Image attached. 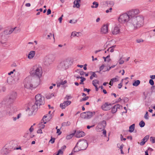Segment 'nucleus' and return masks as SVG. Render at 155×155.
Segmentation results:
<instances>
[{
  "instance_id": "nucleus-1",
  "label": "nucleus",
  "mask_w": 155,
  "mask_h": 155,
  "mask_svg": "<svg viewBox=\"0 0 155 155\" xmlns=\"http://www.w3.org/2000/svg\"><path fill=\"white\" fill-rule=\"evenodd\" d=\"M143 25L144 18L142 16L132 17L129 20V25L134 30H136L143 26Z\"/></svg>"
},
{
  "instance_id": "nucleus-2",
  "label": "nucleus",
  "mask_w": 155,
  "mask_h": 155,
  "mask_svg": "<svg viewBox=\"0 0 155 155\" xmlns=\"http://www.w3.org/2000/svg\"><path fill=\"white\" fill-rule=\"evenodd\" d=\"M72 64V62L69 58L64 60L61 61L58 66L59 70L63 71L68 69Z\"/></svg>"
},
{
  "instance_id": "nucleus-3",
  "label": "nucleus",
  "mask_w": 155,
  "mask_h": 155,
  "mask_svg": "<svg viewBox=\"0 0 155 155\" xmlns=\"http://www.w3.org/2000/svg\"><path fill=\"white\" fill-rule=\"evenodd\" d=\"M30 74L33 76H36L39 78L41 76L42 68L38 65H35L31 69Z\"/></svg>"
},
{
  "instance_id": "nucleus-4",
  "label": "nucleus",
  "mask_w": 155,
  "mask_h": 155,
  "mask_svg": "<svg viewBox=\"0 0 155 155\" xmlns=\"http://www.w3.org/2000/svg\"><path fill=\"white\" fill-rule=\"evenodd\" d=\"M17 96V94L16 92H12L10 94L8 99H4L2 101V105L7 106L12 103L16 99Z\"/></svg>"
},
{
  "instance_id": "nucleus-5",
  "label": "nucleus",
  "mask_w": 155,
  "mask_h": 155,
  "mask_svg": "<svg viewBox=\"0 0 155 155\" xmlns=\"http://www.w3.org/2000/svg\"><path fill=\"white\" fill-rule=\"evenodd\" d=\"M129 15L128 12L127 13L122 14L118 18V21L121 23L127 22L129 24V20L130 18H131V16Z\"/></svg>"
},
{
  "instance_id": "nucleus-6",
  "label": "nucleus",
  "mask_w": 155,
  "mask_h": 155,
  "mask_svg": "<svg viewBox=\"0 0 155 155\" xmlns=\"http://www.w3.org/2000/svg\"><path fill=\"white\" fill-rule=\"evenodd\" d=\"M95 113L94 111H87L82 113L80 114L81 118L85 119H89L91 118L95 115Z\"/></svg>"
},
{
  "instance_id": "nucleus-7",
  "label": "nucleus",
  "mask_w": 155,
  "mask_h": 155,
  "mask_svg": "<svg viewBox=\"0 0 155 155\" xmlns=\"http://www.w3.org/2000/svg\"><path fill=\"white\" fill-rule=\"evenodd\" d=\"M55 58L53 54H49L44 58V62L46 66H48L54 60Z\"/></svg>"
},
{
  "instance_id": "nucleus-8",
  "label": "nucleus",
  "mask_w": 155,
  "mask_h": 155,
  "mask_svg": "<svg viewBox=\"0 0 155 155\" xmlns=\"http://www.w3.org/2000/svg\"><path fill=\"white\" fill-rule=\"evenodd\" d=\"M77 144L78 146L79 149L81 150H85L88 146V143L87 140H80L77 143Z\"/></svg>"
},
{
  "instance_id": "nucleus-9",
  "label": "nucleus",
  "mask_w": 155,
  "mask_h": 155,
  "mask_svg": "<svg viewBox=\"0 0 155 155\" xmlns=\"http://www.w3.org/2000/svg\"><path fill=\"white\" fill-rule=\"evenodd\" d=\"M35 104L37 105V106H39L44 104V98L41 96V95L40 94H38L35 96Z\"/></svg>"
},
{
  "instance_id": "nucleus-10",
  "label": "nucleus",
  "mask_w": 155,
  "mask_h": 155,
  "mask_svg": "<svg viewBox=\"0 0 155 155\" xmlns=\"http://www.w3.org/2000/svg\"><path fill=\"white\" fill-rule=\"evenodd\" d=\"M32 79L31 77H27L24 81V86L27 89H31L33 86V85L31 83Z\"/></svg>"
},
{
  "instance_id": "nucleus-11",
  "label": "nucleus",
  "mask_w": 155,
  "mask_h": 155,
  "mask_svg": "<svg viewBox=\"0 0 155 155\" xmlns=\"http://www.w3.org/2000/svg\"><path fill=\"white\" fill-rule=\"evenodd\" d=\"M38 108V106L35 104H29L28 106L26 111L29 113V115L33 114L34 111Z\"/></svg>"
},
{
  "instance_id": "nucleus-12",
  "label": "nucleus",
  "mask_w": 155,
  "mask_h": 155,
  "mask_svg": "<svg viewBox=\"0 0 155 155\" xmlns=\"http://www.w3.org/2000/svg\"><path fill=\"white\" fill-rule=\"evenodd\" d=\"M129 16H130L131 18L136 17L138 14L139 13V11L138 9H132L128 12Z\"/></svg>"
},
{
  "instance_id": "nucleus-13",
  "label": "nucleus",
  "mask_w": 155,
  "mask_h": 155,
  "mask_svg": "<svg viewBox=\"0 0 155 155\" xmlns=\"http://www.w3.org/2000/svg\"><path fill=\"white\" fill-rule=\"evenodd\" d=\"M106 125V122L105 120H103L100 122L98 124L97 127V130L98 131V129L100 130L104 129Z\"/></svg>"
},
{
  "instance_id": "nucleus-14",
  "label": "nucleus",
  "mask_w": 155,
  "mask_h": 155,
  "mask_svg": "<svg viewBox=\"0 0 155 155\" xmlns=\"http://www.w3.org/2000/svg\"><path fill=\"white\" fill-rule=\"evenodd\" d=\"M111 104L106 102L101 106V108L104 110L107 111L110 110L111 108Z\"/></svg>"
},
{
  "instance_id": "nucleus-15",
  "label": "nucleus",
  "mask_w": 155,
  "mask_h": 155,
  "mask_svg": "<svg viewBox=\"0 0 155 155\" xmlns=\"http://www.w3.org/2000/svg\"><path fill=\"white\" fill-rule=\"evenodd\" d=\"M71 103V102L69 101H64L63 103L60 104V107L62 109H65L67 106H68Z\"/></svg>"
},
{
  "instance_id": "nucleus-16",
  "label": "nucleus",
  "mask_w": 155,
  "mask_h": 155,
  "mask_svg": "<svg viewBox=\"0 0 155 155\" xmlns=\"http://www.w3.org/2000/svg\"><path fill=\"white\" fill-rule=\"evenodd\" d=\"M75 136L77 138H80L84 136L85 135V133L83 131H80V130L76 131Z\"/></svg>"
},
{
  "instance_id": "nucleus-17",
  "label": "nucleus",
  "mask_w": 155,
  "mask_h": 155,
  "mask_svg": "<svg viewBox=\"0 0 155 155\" xmlns=\"http://www.w3.org/2000/svg\"><path fill=\"white\" fill-rule=\"evenodd\" d=\"M120 29L119 26H115L114 28L112 29V33L113 35H117L119 33Z\"/></svg>"
},
{
  "instance_id": "nucleus-18",
  "label": "nucleus",
  "mask_w": 155,
  "mask_h": 155,
  "mask_svg": "<svg viewBox=\"0 0 155 155\" xmlns=\"http://www.w3.org/2000/svg\"><path fill=\"white\" fill-rule=\"evenodd\" d=\"M0 43L2 44H4L6 43L5 41L7 40V38L5 35L3 34V33L2 35L0 36Z\"/></svg>"
},
{
  "instance_id": "nucleus-19",
  "label": "nucleus",
  "mask_w": 155,
  "mask_h": 155,
  "mask_svg": "<svg viewBox=\"0 0 155 155\" xmlns=\"http://www.w3.org/2000/svg\"><path fill=\"white\" fill-rule=\"evenodd\" d=\"M16 28V27H15L14 28H11L10 29L5 30L3 32V34L5 35H10L12 33Z\"/></svg>"
},
{
  "instance_id": "nucleus-20",
  "label": "nucleus",
  "mask_w": 155,
  "mask_h": 155,
  "mask_svg": "<svg viewBox=\"0 0 155 155\" xmlns=\"http://www.w3.org/2000/svg\"><path fill=\"white\" fill-rule=\"evenodd\" d=\"M149 138V136L148 135L145 136L142 140L141 142L140 143V144L141 146L143 145L148 140Z\"/></svg>"
},
{
  "instance_id": "nucleus-21",
  "label": "nucleus",
  "mask_w": 155,
  "mask_h": 155,
  "mask_svg": "<svg viewBox=\"0 0 155 155\" xmlns=\"http://www.w3.org/2000/svg\"><path fill=\"white\" fill-rule=\"evenodd\" d=\"M11 149L9 150L7 148L3 147L1 150V153L3 154H7L11 152Z\"/></svg>"
},
{
  "instance_id": "nucleus-22",
  "label": "nucleus",
  "mask_w": 155,
  "mask_h": 155,
  "mask_svg": "<svg viewBox=\"0 0 155 155\" xmlns=\"http://www.w3.org/2000/svg\"><path fill=\"white\" fill-rule=\"evenodd\" d=\"M101 32L102 33L106 34L108 32V27L106 25H104L101 28Z\"/></svg>"
},
{
  "instance_id": "nucleus-23",
  "label": "nucleus",
  "mask_w": 155,
  "mask_h": 155,
  "mask_svg": "<svg viewBox=\"0 0 155 155\" xmlns=\"http://www.w3.org/2000/svg\"><path fill=\"white\" fill-rule=\"evenodd\" d=\"M35 51H32L30 52L28 54V58L31 59L33 58L35 55Z\"/></svg>"
},
{
  "instance_id": "nucleus-24",
  "label": "nucleus",
  "mask_w": 155,
  "mask_h": 155,
  "mask_svg": "<svg viewBox=\"0 0 155 155\" xmlns=\"http://www.w3.org/2000/svg\"><path fill=\"white\" fill-rule=\"evenodd\" d=\"M80 0H75L74 2V5L73 7H76L78 8H79L80 7V5L79 4V2H80Z\"/></svg>"
},
{
  "instance_id": "nucleus-25",
  "label": "nucleus",
  "mask_w": 155,
  "mask_h": 155,
  "mask_svg": "<svg viewBox=\"0 0 155 155\" xmlns=\"http://www.w3.org/2000/svg\"><path fill=\"white\" fill-rule=\"evenodd\" d=\"M47 117H48L49 119H51L52 117L51 114H48L46 115H45L43 118V119L42 120L41 123H43L44 124H45L46 123V121H45L44 120V119L46 118Z\"/></svg>"
},
{
  "instance_id": "nucleus-26",
  "label": "nucleus",
  "mask_w": 155,
  "mask_h": 155,
  "mask_svg": "<svg viewBox=\"0 0 155 155\" xmlns=\"http://www.w3.org/2000/svg\"><path fill=\"white\" fill-rule=\"evenodd\" d=\"M80 150H81L79 149L78 146L77 144L75 147L73 149L72 151L74 153L75 152H77Z\"/></svg>"
},
{
  "instance_id": "nucleus-27",
  "label": "nucleus",
  "mask_w": 155,
  "mask_h": 155,
  "mask_svg": "<svg viewBox=\"0 0 155 155\" xmlns=\"http://www.w3.org/2000/svg\"><path fill=\"white\" fill-rule=\"evenodd\" d=\"M75 133L76 130H75L74 131V132L73 133L69 135H67L66 137V139H67V140H69L71 139L75 134Z\"/></svg>"
},
{
  "instance_id": "nucleus-28",
  "label": "nucleus",
  "mask_w": 155,
  "mask_h": 155,
  "mask_svg": "<svg viewBox=\"0 0 155 155\" xmlns=\"http://www.w3.org/2000/svg\"><path fill=\"white\" fill-rule=\"evenodd\" d=\"M71 123L69 121H67L66 122H64L61 124L62 126L65 127L70 125Z\"/></svg>"
},
{
  "instance_id": "nucleus-29",
  "label": "nucleus",
  "mask_w": 155,
  "mask_h": 155,
  "mask_svg": "<svg viewBox=\"0 0 155 155\" xmlns=\"http://www.w3.org/2000/svg\"><path fill=\"white\" fill-rule=\"evenodd\" d=\"M135 128V124H133L129 127V131L130 132H132L134 130Z\"/></svg>"
},
{
  "instance_id": "nucleus-30",
  "label": "nucleus",
  "mask_w": 155,
  "mask_h": 155,
  "mask_svg": "<svg viewBox=\"0 0 155 155\" xmlns=\"http://www.w3.org/2000/svg\"><path fill=\"white\" fill-rule=\"evenodd\" d=\"M93 5L91 6V8H96L98 7L99 5L98 3L95 2H94L93 3Z\"/></svg>"
},
{
  "instance_id": "nucleus-31",
  "label": "nucleus",
  "mask_w": 155,
  "mask_h": 155,
  "mask_svg": "<svg viewBox=\"0 0 155 155\" xmlns=\"http://www.w3.org/2000/svg\"><path fill=\"white\" fill-rule=\"evenodd\" d=\"M140 83V81L139 80H137L135 81L133 83V85L134 86L137 87V86Z\"/></svg>"
},
{
  "instance_id": "nucleus-32",
  "label": "nucleus",
  "mask_w": 155,
  "mask_h": 155,
  "mask_svg": "<svg viewBox=\"0 0 155 155\" xmlns=\"http://www.w3.org/2000/svg\"><path fill=\"white\" fill-rule=\"evenodd\" d=\"M99 83V81L97 80H94L92 81V84L94 87L97 86V84H98Z\"/></svg>"
},
{
  "instance_id": "nucleus-33",
  "label": "nucleus",
  "mask_w": 155,
  "mask_h": 155,
  "mask_svg": "<svg viewBox=\"0 0 155 155\" xmlns=\"http://www.w3.org/2000/svg\"><path fill=\"white\" fill-rule=\"evenodd\" d=\"M139 125L140 127H143L144 126L145 123L143 120H142L140 122Z\"/></svg>"
},
{
  "instance_id": "nucleus-34",
  "label": "nucleus",
  "mask_w": 155,
  "mask_h": 155,
  "mask_svg": "<svg viewBox=\"0 0 155 155\" xmlns=\"http://www.w3.org/2000/svg\"><path fill=\"white\" fill-rule=\"evenodd\" d=\"M106 3L108 5H110V6L112 7L114 4V3L113 1H108L106 2Z\"/></svg>"
},
{
  "instance_id": "nucleus-35",
  "label": "nucleus",
  "mask_w": 155,
  "mask_h": 155,
  "mask_svg": "<svg viewBox=\"0 0 155 155\" xmlns=\"http://www.w3.org/2000/svg\"><path fill=\"white\" fill-rule=\"evenodd\" d=\"M111 111V112L112 113H114L117 112V109L115 105L112 107Z\"/></svg>"
},
{
  "instance_id": "nucleus-36",
  "label": "nucleus",
  "mask_w": 155,
  "mask_h": 155,
  "mask_svg": "<svg viewBox=\"0 0 155 155\" xmlns=\"http://www.w3.org/2000/svg\"><path fill=\"white\" fill-rule=\"evenodd\" d=\"M89 98V97L88 96H86L84 98H83L82 99H81L80 100V101L81 102L82 101H85L87 100Z\"/></svg>"
},
{
  "instance_id": "nucleus-37",
  "label": "nucleus",
  "mask_w": 155,
  "mask_h": 155,
  "mask_svg": "<svg viewBox=\"0 0 155 155\" xmlns=\"http://www.w3.org/2000/svg\"><path fill=\"white\" fill-rule=\"evenodd\" d=\"M122 57H121L120 58L119 62V64H123L124 63V60H122Z\"/></svg>"
},
{
  "instance_id": "nucleus-38",
  "label": "nucleus",
  "mask_w": 155,
  "mask_h": 155,
  "mask_svg": "<svg viewBox=\"0 0 155 155\" xmlns=\"http://www.w3.org/2000/svg\"><path fill=\"white\" fill-rule=\"evenodd\" d=\"M7 113L9 115L12 114V112L11 111H10V108L8 107L7 110H6Z\"/></svg>"
},
{
  "instance_id": "nucleus-39",
  "label": "nucleus",
  "mask_w": 155,
  "mask_h": 155,
  "mask_svg": "<svg viewBox=\"0 0 155 155\" xmlns=\"http://www.w3.org/2000/svg\"><path fill=\"white\" fill-rule=\"evenodd\" d=\"M150 140L152 143H154L155 142V139L154 137H151L150 138Z\"/></svg>"
},
{
  "instance_id": "nucleus-40",
  "label": "nucleus",
  "mask_w": 155,
  "mask_h": 155,
  "mask_svg": "<svg viewBox=\"0 0 155 155\" xmlns=\"http://www.w3.org/2000/svg\"><path fill=\"white\" fill-rule=\"evenodd\" d=\"M76 32H73L71 34V37L72 38V37H74L75 36H76L77 34H76Z\"/></svg>"
},
{
  "instance_id": "nucleus-41",
  "label": "nucleus",
  "mask_w": 155,
  "mask_h": 155,
  "mask_svg": "<svg viewBox=\"0 0 155 155\" xmlns=\"http://www.w3.org/2000/svg\"><path fill=\"white\" fill-rule=\"evenodd\" d=\"M76 34H77L76 36L78 37H80L82 35V34L81 32H76Z\"/></svg>"
},
{
  "instance_id": "nucleus-42",
  "label": "nucleus",
  "mask_w": 155,
  "mask_h": 155,
  "mask_svg": "<svg viewBox=\"0 0 155 155\" xmlns=\"http://www.w3.org/2000/svg\"><path fill=\"white\" fill-rule=\"evenodd\" d=\"M115 106L117 109H120L121 108H122V106H120V105L119 104H116V105H115Z\"/></svg>"
},
{
  "instance_id": "nucleus-43",
  "label": "nucleus",
  "mask_w": 155,
  "mask_h": 155,
  "mask_svg": "<svg viewBox=\"0 0 155 155\" xmlns=\"http://www.w3.org/2000/svg\"><path fill=\"white\" fill-rule=\"evenodd\" d=\"M149 83L150 84L153 86L154 84V82L153 80L152 79H150L149 81Z\"/></svg>"
},
{
  "instance_id": "nucleus-44",
  "label": "nucleus",
  "mask_w": 155,
  "mask_h": 155,
  "mask_svg": "<svg viewBox=\"0 0 155 155\" xmlns=\"http://www.w3.org/2000/svg\"><path fill=\"white\" fill-rule=\"evenodd\" d=\"M144 118L146 119H148L149 118L148 113L147 112H146V114L144 115Z\"/></svg>"
},
{
  "instance_id": "nucleus-45",
  "label": "nucleus",
  "mask_w": 155,
  "mask_h": 155,
  "mask_svg": "<svg viewBox=\"0 0 155 155\" xmlns=\"http://www.w3.org/2000/svg\"><path fill=\"white\" fill-rule=\"evenodd\" d=\"M91 73H92V76L93 77H96V78H97V75L95 74V72H92V71H91Z\"/></svg>"
},
{
  "instance_id": "nucleus-46",
  "label": "nucleus",
  "mask_w": 155,
  "mask_h": 155,
  "mask_svg": "<svg viewBox=\"0 0 155 155\" xmlns=\"http://www.w3.org/2000/svg\"><path fill=\"white\" fill-rule=\"evenodd\" d=\"M57 153L59 155V154L62 155L63 154V151H62L61 149H60L58 150Z\"/></svg>"
},
{
  "instance_id": "nucleus-47",
  "label": "nucleus",
  "mask_w": 155,
  "mask_h": 155,
  "mask_svg": "<svg viewBox=\"0 0 155 155\" xmlns=\"http://www.w3.org/2000/svg\"><path fill=\"white\" fill-rule=\"evenodd\" d=\"M123 80H122V81L121 82L118 84V87L119 89L121 88L122 86V82Z\"/></svg>"
},
{
  "instance_id": "nucleus-48",
  "label": "nucleus",
  "mask_w": 155,
  "mask_h": 155,
  "mask_svg": "<svg viewBox=\"0 0 155 155\" xmlns=\"http://www.w3.org/2000/svg\"><path fill=\"white\" fill-rule=\"evenodd\" d=\"M71 98V96L67 95L66 97H65L64 99L67 100H68Z\"/></svg>"
},
{
  "instance_id": "nucleus-49",
  "label": "nucleus",
  "mask_w": 155,
  "mask_h": 155,
  "mask_svg": "<svg viewBox=\"0 0 155 155\" xmlns=\"http://www.w3.org/2000/svg\"><path fill=\"white\" fill-rule=\"evenodd\" d=\"M77 22V20H74V21H73V20H71L70 21L69 23H71V24H75V23H76Z\"/></svg>"
},
{
  "instance_id": "nucleus-50",
  "label": "nucleus",
  "mask_w": 155,
  "mask_h": 155,
  "mask_svg": "<svg viewBox=\"0 0 155 155\" xmlns=\"http://www.w3.org/2000/svg\"><path fill=\"white\" fill-rule=\"evenodd\" d=\"M63 17V15H62L61 17H60L58 19V20L59 21L60 23H61L62 20V18Z\"/></svg>"
},
{
  "instance_id": "nucleus-51",
  "label": "nucleus",
  "mask_w": 155,
  "mask_h": 155,
  "mask_svg": "<svg viewBox=\"0 0 155 155\" xmlns=\"http://www.w3.org/2000/svg\"><path fill=\"white\" fill-rule=\"evenodd\" d=\"M86 80L85 78H83V79H81V82L80 83V84H83L84 83L83 81Z\"/></svg>"
},
{
  "instance_id": "nucleus-52",
  "label": "nucleus",
  "mask_w": 155,
  "mask_h": 155,
  "mask_svg": "<svg viewBox=\"0 0 155 155\" xmlns=\"http://www.w3.org/2000/svg\"><path fill=\"white\" fill-rule=\"evenodd\" d=\"M55 140V138H51V139L50 140V142L51 143H53L54 142Z\"/></svg>"
},
{
  "instance_id": "nucleus-53",
  "label": "nucleus",
  "mask_w": 155,
  "mask_h": 155,
  "mask_svg": "<svg viewBox=\"0 0 155 155\" xmlns=\"http://www.w3.org/2000/svg\"><path fill=\"white\" fill-rule=\"evenodd\" d=\"M60 82L61 83V85H63L67 83V81L66 80H64V81H62Z\"/></svg>"
},
{
  "instance_id": "nucleus-54",
  "label": "nucleus",
  "mask_w": 155,
  "mask_h": 155,
  "mask_svg": "<svg viewBox=\"0 0 155 155\" xmlns=\"http://www.w3.org/2000/svg\"><path fill=\"white\" fill-rule=\"evenodd\" d=\"M114 80V79H111L110 82H109V84L111 86H112L113 85V82L112 81Z\"/></svg>"
},
{
  "instance_id": "nucleus-55",
  "label": "nucleus",
  "mask_w": 155,
  "mask_h": 155,
  "mask_svg": "<svg viewBox=\"0 0 155 155\" xmlns=\"http://www.w3.org/2000/svg\"><path fill=\"white\" fill-rule=\"evenodd\" d=\"M51 13V11L50 9H48L47 15L50 14Z\"/></svg>"
},
{
  "instance_id": "nucleus-56",
  "label": "nucleus",
  "mask_w": 155,
  "mask_h": 155,
  "mask_svg": "<svg viewBox=\"0 0 155 155\" xmlns=\"http://www.w3.org/2000/svg\"><path fill=\"white\" fill-rule=\"evenodd\" d=\"M110 56L109 55L108 56H107L106 57H103V58L104 60V61H107V58H110Z\"/></svg>"
},
{
  "instance_id": "nucleus-57",
  "label": "nucleus",
  "mask_w": 155,
  "mask_h": 155,
  "mask_svg": "<svg viewBox=\"0 0 155 155\" xmlns=\"http://www.w3.org/2000/svg\"><path fill=\"white\" fill-rule=\"evenodd\" d=\"M57 133L58 134V135H60L61 134V132L60 131V129H57Z\"/></svg>"
},
{
  "instance_id": "nucleus-58",
  "label": "nucleus",
  "mask_w": 155,
  "mask_h": 155,
  "mask_svg": "<svg viewBox=\"0 0 155 155\" xmlns=\"http://www.w3.org/2000/svg\"><path fill=\"white\" fill-rule=\"evenodd\" d=\"M104 64H102L100 67V68H99V69L100 70V71H101L104 68Z\"/></svg>"
},
{
  "instance_id": "nucleus-59",
  "label": "nucleus",
  "mask_w": 155,
  "mask_h": 155,
  "mask_svg": "<svg viewBox=\"0 0 155 155\" xmlns=\"http://www.w3.org/2000/svg\"><path fill=\"white\" fill-rule=\"evenodd\" d=\"M103 131V134L104 135L105 137H106V131L105 130L103 129L102 130Z\"/></svg>"
},
{
  "instance_id": "nucleus-60",
  "label": "nucleus",
  "mask_w": 155,
  "mask_h": 155,
  "mask_svg": "<svg viewBox=\"0 0 155 155\" xmlns=\"http://www.w3.org/2000/svg\"><path fill=\"white\" fill-rule=\"evenodd\" d=\"M37 133L38 134L42 133V131L41 130V129H38L37 131Z\"/></svg>"
},
{
  "instance_id": "nucleus-61",
  "label": "nucleus",
  "mask_w": 155,
  "mask_h": 155,
  "mask_svg": "<svg viewBox=\"0 0 155 155\" xmlns=\"http://www.w3.org/2000/svg\"><path fill=\"white\" fill-rule=\"evenodd\" d=\"M33 125H32L29 129V131L30 132H31L34 130L33 128L32 127Z\"/></svg>"
},
{
  "instance_id": "nucleus-62",
  "label": "nucleus",
  "mask_w": 155,
  "mask_h": 155,
  "mask_svg": "<svg viewBox=\"0 0 155 155\" xmlns=\"http://www.w3.org/2000/svg\"><path fill=\"white\" fill-rule=\"evenodd\" d=\"M94 125H91V126H89V125H88V126H87V128L88 129H89L93 127H94Z\"/></svg>"
},
{
  "instance_id": "nucleus-63",
  "label": "nucleus",
  "mask_w": 155,
  "mask_h": 155,
  "mask_svg": "<svg viewBox=\"0 0 155 155\" xmlns=\"http://www.w3.org/2000/svg\"><path fill=\"white\" fill-rule=\"evenodd\" d=\"M90 89H87V88H84V91H87V92L88 93L89 92V91H90Z\"/></svg>"
},
{
  "instance_id": "nucleus-64",
  "label": "nucleus",
  "mask_w": 155,
  "mask_h": 155,
  "mask_svg": "<svg viewBox=\"0 0 155 155\" xmlns=\"http://www.w3.org/2000/svg\"><path fill=\"white\" fill-rule=\"evenodd\" d=\"M150 78L151 79H154L155 78V75H150Z\"/></svg>"
}]
</instances>
